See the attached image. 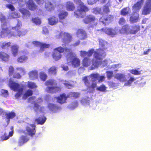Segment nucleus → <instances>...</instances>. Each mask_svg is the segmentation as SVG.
<instances>
[{
    "instance_id": "nucleus-1",
    "label": "nucleus",
    "mask_w": 151,
    "mask_h": 151,
    "mask_svg": "<svg viewBox=\"0 0 151 151\" xmlns=\"http://www.w3.org/2000/svg\"><path fill=\"white\" fill-rule=\"evenodd\" d=\"M14 29H1L0 35L2 37H8L9 38L12 36H21L24 35L25 32Z\"/></svg>"
},
{
    "instance_id": "nucleus-49",
    "label": "nucleus",
    "mask_w": 151,
    "mask_h": 151,
    "mask_svg": "<svg viewBox=\"0 0 151 151\" xmlns=\"http://www.w3.org/2000/svg\"><path fill=\"white\" fill-rule=\"evenodd\" d=\"M20 15L16 12L12 13L10 16L9 17V18H17L19 17Z\"/></svg>"
},
{
    "instance_id": "nucleus-59",
    "label": "nucleus",
    "mask_w": 151,
    "mask_h": 151,
    "mask_svg": "<svg viewBox=\"0 0 151 151\" xmlns=\"http://www.w3.org/2000/svg\"><path fill=\"white\" fill-rule=\"evenodd\" d=\"M1 92V94L5 97H6L8 95V91L6 90L2 89Z\"/></svg>"
},
{
    "instance_id": "nucleus-30",
    "label": "nucleus",
    "mask_w": 151,
    "mask_h": 151,
    "mask_svg": "<svg viewBox=\"0 0 151 151\" xmlns=\"http://www.w3.org/2000/svg\"><path fill=\"white\" fill-rule=\"evenodd\" d=\"M82 64L83 67H87L91 64V60L89 58L85 57L82 61Z\"/></svg>"
},
{
    "instance_id": "nucleus-62",
    "label": "nucleus",
    "mask_w": 151,
    "mask_h": 151,
    "mask_svg": "<svg viewBox=\"0 0 151 151\" xmlns=\"http://www.w3.org/2000/svg\"><path fill=\"white\" fill-rule=\"evenodd\" d=\"M81 56L82 57H84L86 56H87L88 53L87 52L84 51H81Z\"/></svg>"
},
{
    "instance_id": "nucleus-22",
    "label": "nucleus",
    "mask_w": 151,
    "mask_h": 151,
    "mask_svg": "<svg viewBox=\"0 0 151 151\" xmlns=\"http://www.w3.org/2000/svg\"><path fill=\"white\" fill-rule=\"evenodd\" d=\"M116 29H101L102 30H104L106 33L111 35L112 37L114 36L116 34Z\"/></svg>"
},
{
    "instance_id": "nucleus-35",
    "label": "nucleus",
    "mask_w": 151,
    "mask_h": 151,
    "mask_svg": "<svg viewBox=\"0 0 151 151\" xmlns=\"http://www.w3.org/2000/svg\"><path fill=\"white\" fill-rule=\"evenodd\" d=\"M11 45V42H3L0 45V47L3 49L8 50L9 49V47H10Z\"/></svg>"
},
{
    "instance_id": "nucleus-27",
    "label": "nucleus",
    "mask_w": 151,
    "mask_h": 151,
    "mask_svg": "<svg viewBox=\"0 0 151 151\" xmlns=\"http://www.w3.org/2000/svg\"><path fill=\"white\" fill-rule=\"evenodd\" d=\"M115 78L121 82H124L126 81L125 76L123 74L117 73L115 75Z\"/></svg>"
},
{
    "instance_id": "nucleus-8",
    "label": "nucleus",
    "mask_w": 151,
    "mask_h": 151,
    "mask_svg": "<svg viewBox=\"0 0 151 151\" xmlns=\"http://www.w3.org/2000/svg\"><path fill=\"white\" fill-rule=\"evenodd\" d=\"M82 80L85 85L89 89H94L96 86L97 84L96 83H92L91 84L90 81L88 79L87 76H84Z\"/></svg>"
},
{
    "instance_id": "nucleus-33",
    "label": "nucleus",
    "mask_w": 151,
    "mask_h": 151,
    "mask_svg": "<svg viewBox=\"0 0 151 151\" xmlns=\"http://www.w3.org/2000/svg\"><path fill=\"white\" fill-rule=\"evenodd\" d=\"M47 107L50 111H52L54 112H56L59 108L58 106L51 103L49 104L48 105Z\"/></svg>"
},
{
    "instance_id": "nucleus-47",
    "label": "nucleus",
    "mask_w": 151,
    "mask_h": 151,
    "mask_svg": "<svg viewBox=\"0 0 151 151\" xmlns=\"http://www.w3.org/2000/svg\"><path fill=\"white\" fill-rule=\"evenodd\" d=\"M14 71L13 67L12 66H10L9 67L8 70L9 76H12L14 73Z\"/></svg>"
},
{
    "instance_id": "nucleus-39",
    "label": "nucleus",
    "mask_w": 151,
    "mask_h": 151,
    "mask_svg": "<svg viewBox=\"0 0 151 151\" xmlns=\"http://www.w3.org/2000/svg\"><path fill=\"white\" fill-rule=\"evenodd\" d=\"M32 91L31 90H28L24 94L23 97V99H26L28 96H32Z\"/></svg>"
},
{
    "instance_id": "nucleus-25",
    "label": "nucleus",
    "mask_w": 151,
    "mask_h": 151,
    "mask_svg": "<svg viewBox=\"0 0 151 151\" xmlns=\"http://www.w3.org/2000/svg\"><path fill=\"white\" fill-rule=\"evenodd\" d=\"M28 58V57L26 55H22L18 57L17 61L19 63H24L27 61Z\"/></svg>"
},
{
    "instance_id": "nucleus-5",
    "label": "nucleus",
    "mask_w": 151,
    "mask_h": 151,
    "mask_svg": "<svg viewBox=\"0 0 151 151\" xmlns=\"http://www.w3.org/2000/svg\"><path fill=\"white\" fill-rule=\"evenodd\" d=\"M64 50V48L61 46L55 48L54 49V51L52 55V58L55 60H58L62 57L61 53H63Z\"/></svg>"
},
{
    "instance_id": "nucleus-38",
    "label": "nucleus",
    "mask_w": 151,
    "mask_h": 151,
    "mask_svg": "<svg viewBox=\"0 0 151 151\" xmlns=\"http://www.w3.org/2000/svg\"><path fill=\"white\" fill-rule=\"evenodd\" d=\"M34 107L36 108L35 110L36 111H37L39 110L40 112H42L45 109V108L44 106L40 107L39 104L37 103H35L34 104Z\"/></svg>"
},
{
    "instance_id": "nucleus-34",
    "label": "nucleus",
    "mask_w": 151,
    "mask_h": 151,
    "mask_svg": "<svg viewBox=\"0 0 151 151\" xmlns=\"http://www.w3.org/2000/svg\"><path fill=\"white\" fill-rule=\"evenodd\" d=\"M68 15V13L64 11H61L58 14V17L60 19H63Z\"/></svg>"
},
{
    "instance_id": "nucleus-28",
    "label": "nucleus",
    "mask_w": 151,
    "mask_h": 151,
    "mask_svg": "<svg viewBox=\"0 0 151 151\" xmlns=\"http://www.w3.org/2000/svg\"><path fill=\"white\" fill-rule=\"evenodd\" d=\"M49 24L52 25H55L58 22V18L52 16L48 19Z\"/></svg>"
},
{
    "instance_id": "nucleus-20",
    "label": "nucleus",
    "mask_w": 151,
    "mask_h": 151,
    "mask_svg": "<svg viewBox=\"0 0 151 151\" xmlns=\"http://www.w3.org/2000/svg\"><path fill=\"white\" fill-rule=\"evenodd\" d=\"M11 48L12 53L13 56L14 57L16 56L18 54L19 46L17 45L14 44L11 46Z\"/></svg>"
},
{
    "instance_id": "nucleus-42",
    "label": "nucleus",
    "mask_w": 151,
    "mask_h": 151,
    "mask_svg": "<svg viewBox=\"0 0 151 151\" xmlns=\"http://www.w3.org/2000/svg\"><path fill=\"white\" fill-rule=\"evenodd\" d=\"M32 21L33 23H35L37 25H39L41 23L40 19L37 17L32 18Z\"/></svg>"
},
{
    "instance_id": "nucleus-29",
    "label": "nucleus",
    "mask_w": 151,
    "mask_h": 151,
    "mask_svg": "<svg viewBox=\"0 0 151 151\" xmlns=\"http://www.w3.org/2000/svg\"><path fill=\"white\" fill-rule=\"evenodd\" d=\"M46 120V118L43 116L36 119L35 121L37 122V124L42 125L44 124Z\"/></svg>"
},
{
    "instance_id": "nucleus-18",
    "label": "nucleus",
    "mask_w": 151,
    "mask_h": 151,
    "mask_svg": "<svg viewBox=\"0 0 151 151\" xmlns=\"http://www.w3.org/2000/svg\"><path fill=\"white\" fill-rule=\"evenodd\" d=\"M29 140V138L27 136L22 135L19 137L18 144L20 146L22 145L24 143L27 142Z\"/></svg>"
},
{
    "instance_id": "nucleus-54",
    "label": "nucleus",
    "mask_w": 151,
    "mask_h": 151,
    "mask_svg": "<svg viewBox=\"0 0 151 151\" xmlns=\"http://www.w3.org/2000/svg\"><path fill=\"white\" fill-rule=\"evenodd\" d=\"M47 75L45 73H41L40 74V78L43 81H45L47 78Z\"/></svg>"
},
{
    "instance_id": "nucleus-51",
    "label": "nucleus",
    "mask_w": 151,
    "mask_h": 151,
    "mask_svg": "<svg viewBox=\"0 0 151 151\" xmlns=\"http://www.w3.org/2000/svg\"><path fill=\"white\" fill-rule=\"evenodd\" d=\"M65 52L68 53L67 55L71 56L73 55V52L71 49L66 48L64 49Z\"/></svg>"
},
{
    "instance_id": "nucleus-37",
    "label": "nucleus",
    "mask_w": 151,
    "mask_h": 151,
    "mask_svg": "<svg viewBox=\"0 0 151 151\" xmlns=\"http://www.w3.org/2000/svg\"><path fill=\"white\" fill-rule=\"evenodd\" d=\"M111 0H109L106 5L104 6L103 8V12L105 13H107L109 12V9L108 6H110Z\"/></svg>"
},
{
    "instance_id": "nucleus-41",
    "label": "nucleus",
    "mask_w": 151,
    "mask_h": 151,
    "mask_svg": "<svg viewBox=\"0 0 151 151\" xmlns=\"http://www.w3.org/2000/svg\"><path fill=\"white\" fill-rule=\"evenodd\" d=\"M79 93L78 92H71L68 95L69 97L74 98H76L79 97Z\"/></svg>"
},
{
    "instance_id": "nucleus-26",
    "label": "nucleus",
    "mask_w": 151,
    "mask_h": 151,
    "mask_svg": "<svg viewBox=\"0 0 151 151\" xmlns=\"http://www.w3.org/2000/svg\"><path fill=\"white\" fill-rule=\"evenodd\" d=\"M65 7L66 9L68 11H73L75 8L73 3L70 1H68L66 3Z\"/></svg>"
},
{
    "instance_id": "nucleus-13",
    "label": "nucleus",
    "mask_w": 151,
    "mask_h": 151,
    "mask_svg": "<svg viewBox=\"0 0 151 151\" xmlns=\"http://www.w3.org/2000/svg\"><path fill=\"white\" fill-rule=\"evenodd\" d=\"M144 1V0H140L134 4L132 7L133 13H138L139 12L141 8Z\"/></svg>"
},
{
    "instance_id": "nucleus-15",
    "label": "nucleus",
    "mask_w": 151,
    "mask_h": 151,
    "mask_svg": "<svg viewBox=\"0 0 151 151\" xmlns=\"http://www.w3.org/2000/svg\"><path fill=\"white\" fill-rule=\"evenodd\" d=\"M46 90L48 93H53L60 91L61 88L58 86H47L46 88Z\"/></svg>"
},
{
    "instance_id": "nucleus-23",
    "label": "nucleus",
    "mask_w": 151,
    "mask_h": 151,
    "mask_svg": "<svg viewBox=\"0 0 151 151\" xmlns=\"http://www.w3.org/2000/svg\"><path fill=\"white\" fill-rule=\"evenodd\" d=\"M27 6L29 9L34 10L36 9L37 6L34 3L33 0H29L27 2Z\"/></svg>"
},
{
    "instance_id": "nucleus-4",
    "label": "nucleus",
    "mask_w": 151,
    "mask_h": 151,
    "mask_svg": "<svg viewBox=\"0 0 151 151\" xmlns=\"http://www.w3.org/2000/svg\"><path fill=\"white\" fill-rule=\"evenodd\" d=\"M35 128V124H28L25 129L23 131V133L25 135H28L32 137L36 133Z\"/></svg>"
},
{
    "instance_id": "nucleus-52",
    "label": "nucleus",
    "mask_w": 151,
    "mask_h": 151,
    "mask_svg": "<svg viewBox=\"0 0 151 151\" xmlns=\"http://www.w3.org/2000/svg\"><path fill=\"white\" fill-rule=\"evenodd\" d=\"M29 75L31 78H34L37 77L38 76V74L37 72L32 71L29 73Z\"/></svg>"
},
{
    "instance_id": "nucleus-56",
    "label": "nucleus",
    "mask_w": 151,
    "mask_h": 151,
    "mask_svg": "<svg viewBox=\"0 0 151 151\" xmlns=\"http://www.w3.org/2000/svg\"><path fill=\"white\" fill-rule=\"evenodd\" d=\"M106 73L107 78L109 79H111L113 76V72L112 71H107Z\"/></svg>"
},
{
    "instance_id": "nucleus-64",
    "label": "nucleus",
    "mask_w": 151,
    "mask_h": 151,
    "mask_svg": "<svg viewBox=\"0 0 151 151\" xmlns=\"http://www.w3.org/2000/svg\"><path fill=\"white\" fill-rule=\"evenodd\" d=\"M94 50L93 49L90 50L88 51V52H87L88 53L87 56L90 57L91 56Z\"/></svg>"
},
{
    "instance_id": "nucleus-24",
    "label": "nucleus",
    "mask_w": 151,
    "mask_h": 151,
    "mask_svg": "<svg viewBox=\"0 0 151 151\" xmlns=\"http://www.w3.org/2000/svg\"><path fill=\"white\" fill-rule=\"evenodd\" d=\"M6 118L8 121H9L11 119H13L16 116V113L12 111L9 112H6L5 113Z\"/></svg>"
},
{
    "instance_id": "nucleus-16",
    "label": "nucleus",
    "mask_w": 151,
    "mask_h": 151,
    "mask_svg": "<svg viewBox=\"0 0 151 151\" xmlns=\"http://www.w3.org/2000/svg\"><path fill=\"white\" fill-rule=\"evenodd\" d=\"M77 37L81 40H83L87 37L86 33L85 31L82 29H78L76 33Z\"/></svg>"
},
{
    "instance_id": "nucleus-55",
    "label": "nucleus",
    "mask_w": 151,
    "mask_h": 151,
    "mask_svg": "<svg viewBox=\"0 0 151 151\" xmlns=\"http://www.w3.org/2000/svg\"><path fill=\"white\" fill-rule=\"evenodd\" d=\"M130 72L132 74L134 75H139L141 74L140 72L136 69H132L130 71Z\"/></svg>"
},
{
    "instance_id": "nucleus-60",
    "label": "nucleus",
    "mask_w": 151,
    "mask_h": 151,
    "mask_svg": "<svg viewBox=\"0 0 151 151\" xmlns=\"http://www.w3.org/2000/svg\"><path fill=\"white\" fill-rule=\"evenodd\" d=\"M6 6L7 8L9 9L12 11H14L15 10V9L13 5L11 4H6Z\"/></svg>"
},
{
    "instance_id": "nucleus-6",
    "label": "nucleus",
    "mask_w": 151,
    "mask_h": 151,
    "mask_svg": "<svg viewBox=\"0 0 151 151\" xmlns=\"http://www.w3.org/2000/svg\"><path fill=\"white\" fill-rule=\"evenodd\" d=\"M51 1H48L45 3V8L47 10L51 11L53 10L56 6L57 0H50Z\"/></svg>"
},
{
    "instance_id": "nucleus-40",
    "label": "nucleus",
    "mask_w": 151,
    "mask_h": 151,
    "mask_svg": "<svg viewBox=\"0 0 151 151\" xmlns=\"http://www.w3.org/2000/svg\"><path fill=\"white\" fill-rule=\"evenodd\" d=\"M130 9L128 8H125L121 11V14L123 16H125L130 13Z\"/></svg>"
},
{
    "instance_id": "nucleus-21",
    "label": "nucleus",
    "mask_w": 151,
    "mask_h": 151,
    "mask_svg": "<svg viewBox=\"0 0 151 151\" xmlns=\"http://www.w3.org/2000/svg\"><path fill=\"white\" fill-rule=\"evenodd\" d=\"M139 18L138 13H132L130 19V21L131 23H133L138 22Z\"/></svg>"
},
{
    "instance_id": "nucleus-48",
    "label": "nucleus",
    "mask_w": 151,
    "mask_h": 151,
    "mask_svg": "<svg viewBox=\"0 0 151 151\" xmlns=\"http://www.w3.org/2000/svg\"><path fill=\"white\" fill-rule=\"evenodd\" d=\"M66 88L68 89H70L73 87L72 84L70 83L68 81H65V82L63 83Z\"/></svg>"
},
{
    "instance_id": "nucleus-9",
    "label": "nucleus",
    "mask_w": 151,
    "mask_h": 151,
    "mask_svg": "<svg viewBox=\"0 0 151 151\" xmlns=\"http://www.w3.org/2000/svg\"><path fill=\"white\" fill-rule=\"evenodd\" d=\"M24 73L25 70L23 68L18 67L16 69V70L12 76L14 78L20 79L21 77L20 74Z\"/></svg>"
},
{
    "instance_id": "nucleus-17",
    "label": "nucleus",
    "mask_w": 151,
    "mask_h": 151,
    "mask_svg": "<svg viewBox=\"0 0 151 151\" xmlns=\"http://www.w3.org/2000/svg\"><path fill=\"white\" fill-rule=\"evenodd\" d=\"M0 59L4 62L8 61L10 59V56L7 53L4 52H0Z\"/></svg>"
},
{
    "instance_id": "nucleus-7",
    "label": "nucleus",
    "mask_w": 151,
    "mask_h": 151,
    "mask_svg": "<svg viewBox=\"0 0 151 151\" xmlns=\"http://www.w3.org/2000/svg\"><path fill=\"white\" fill-rule=\"evenodd\" d=\"M151 11V0H147L145 6L142 10V14L147 15L149 14Z\"/></svg>"
},
{
    "instance_id": "nucleus-36",
    "label": "nucleus",
    "mask_w": 151,
    "mask_h": 151,
    "mask_svg": "<svg viewBox=\"0 0 151 151\" xmlns=\"http://www.w3.org/2000/svg\"><path fill=\"white\" fill-rule=\"evenodd\" d=\"M57 68L55 66L50 67L48 70V73L51 74L55 75L57 73Z\"/></svg>"
},
{
    "instance_id": "nucleus-63",
    "label": "nucleus",
    "mask_w": 151,
    "mask_h": 151,
    "mask_svg": "<svg viewBox=\"0 0 151 151\" xmlns=\"http://www.w3.org/2000/svg\"><path fill=\"white\" fill-rule=\"evenodd\" d=\"M37 3L40 5H42L44 3V0H35Z\"/></svg>"
},
{
    "instance_id": "nucleus-2",
    "label": "nucleus",
    "mask_w": 151,
    "mask_h": 151,
    "mask_svg": "<svg viewBox=\"0 0 151 151\" xmlns=\"http://www.w3.org/2000/svg\"><path fill=\"white\" fill-rule=\"evenodd\" d=\"M93 56L97 61H93V65L94 68H96L98 67L100 63L102 61V58L105 56V52L102 50L99 49L94 52Z\"/></svg>"
},
{
    "instance_id": "nucleus-58",
    "label": "nucleus",
    "mask_w": 151,
    "mask_h": 151,
    "mask_svg": "<svg viewBox=\"0 0 151 151\" xmlns=\"http://www.w3.org/2000/svg\"><path fill=\"white\" fill-rule=\"evenodd\" d=\"M26 0H19L18 4L20 7H22L25 5Z\"/></svg>"
},
{
    "instance_id": "nucleus-10",
    "label": "nucleus",
    "mask_w": 151,
    "mask_h": 151,
    "mask_svg": "<svg viewBox=\"0 0 151 151\" xmlns=\"http://www.w3.org/2000/svg\"><path fill=\"white\" fill-rule=\"evenodd\" d=\"M32 43L36 47H40V50L42 51H43L44 49L48 48L50 46V45L49 44L41 43L37 41L33 42Z\"/></svg>"
},
{
    "instance_id": "nucleus-61",
    "label": "nucleus",
    "mask_w": 151,
    "mask_h": 151,
    "mask_svg": "<svg viewBox=\"0 0 151 151\" xmlns=\"http://www.w3.org/2000/svg\"><path fill=\"white\" fill-rule=\"evenodd\" d=\"M126 20L123 17L121 18L119 21V23L120 24L122 25L124 24L125 23Z\"/></svg>"
},
{
    "instance_id": "nucleus-3",
    "label": "nucleus",
    "mask_w": 151,
    "mask_h": 151,
    "mask_svg": "<svg viewBox=\"0 0 151 151\" xmlns=\"http://www.w3.org/2000/svg\"><path fill=\"white\" fill-rule=\"evenodd\" d=\"M8 86L11 89L13 90L14 91L17 92L15 95V97L16 98H18L22 95L24 88L23 87H20L19 84L10 80L9 81Z\"/></svg>"
},
{
    "instance_id": "nucleus-50",
    "label": "nucleus",
    "mask_w": 151,
    "mask_h": 151,
    "mask_svg": "<svg viewBox=\"0 0 151 151\" xmlns=\"http://www.w3.org/2000/svg\"><path fill=\"white\" fill-rule=\"evenodd\" d=\"M101 12V9L99 7L95 8L92 9V12L95 14H100Z\"/></svg>"
},
{
    "instance_id": "nucleus-31",
    "label": "nucleus",
    "mask_w": 151,
    "mask_h": 151,
    "mask_svg": "<svg viewBox=\"0 0 151 151\" xmlns=\"http://www.w3.org/2000/svg\"><path fill=\"white\" fill-rule=\"evenodd\" d=\"M19 11L23 14V17L25 18H27L30 16L29 12L26 9L22 8L19 9Z\"/></svg>"
},
{
    "instance_id": "nucleus-44",
    "label": "nucleus",
    "mask_w": 151,
    "mask_h": 151,
    "mask_svg": "<svg viewBox=\"0 0 151 151\" xmlns=\"http://www.w3.org/2000/svg\"><path fill=\"white\" fill-rule=\"evenodd\" d=\"M106 87L104 85H100L99 87L97 88V89L101 92H105L106 91Z\"/></svg>"
},
{
    "instance_id": "nucleus-43",
    "label": "nucleus",
    "mask_w": 151,
    "mask_h": 151,
    "mask_svg": "<svg viewBox=\"0 0 151 151\" xmlns=\"http://www.w3.org/2000/svg\"><path fill=\"white\" fill-rule=\"evenodd\" d=\"M99 74L97 73H92L89 76L93 80V81H95L99 77Z\"/></svg>"
},
{
    "instance_id": "nucleus-57",
    "label": "nucleus",
    "mask_w": 151,
    "mask_h": 151,
    "mask_svg": "<svg viewBox=\"0 0 151 151\" xmlns=\"http://www.w3.org/2000/svg\"><path fill=\"white\" fill-rule=\"evenodd\" d=\"M9 137V136L7 135V134L5 133L4 135L1 137V139L2 141L6 140L8 139Z\"/></svg>"
},
{
    "instance_id": "nucleus-53",
    "label": "nucleus",
    "mask_w": 151,
    "mask_h": 151,
    "mask_svg": "<svg viewBox=\"0 0 151 151\" xmlns=\"http://www.w3.org/2000/svg\"><path fill=\"white\" fill-rule=\"evenodd\" d=\"M27 86L28 88L32 89L37 87V86L34 83L31 82H28Z\"/></svg>"
},
{
    "instance_id": "nucleus-14",
    "label": "nucleus",
    "mask_w": 151,
    "mask_h": 151,
    "mask_svg": "<svg viewBox=\"0 0 151 151\" xmlns=\"http://www.w3.org/2000/svg\"><path fill=\"white\" fill-rule=\"evenodd\" d=\"M68 98H69V96H68V95L66 96L65 93H63L60 94V96L56 97L55 98L57 99L58 102L62 104L66 102Z\"/></svg>"
},
{
    "instance_id": "nucleus-46",
    "label": "nucleus",
    "mask_w": 151,
    "mask_h": 151,
    "mask_svg": "<svg viewBox=\"0 0 151 151\" xmlns=\"http://www.w3.org/2000/svg\"><path fill=\"white\" fill-rule=\"evenodd\" d=\"M135 80L134 78L131 77L125 83V85L126 86H130L132 83Z\"/></svg>"
},
{
    "instance_id": "nucleus-19",
    "label": "nucleus",
    "mask_w": 151,
    "mask_h": 151,
    "mask_svg": "<svg viewBox=\"0 0 151 151\" xmlns=\"http://www.w3.org/2000/svg\"><path fill=\"white\" fill-rule=\"evenodd\" d=\"M95 17L92 15H90L86 16L85 19H83V22L85 24H88L90 22L95 21Z\"/></svg>"
},
{
    "instance_id": "nucleus-45",
    "label": "nucleus",
    "mask_w": 151,
    "mask_h": 151,
    "mask_svg": "<svg viewBox=\"0 0 151 151\" xmlns=\"http://www.w3.org/2000/svg\"><path fill=\"white\" fill-rule=\"evenodd\" d=\"M54 83V80L52 79H50L47 80L45 83V85L46 86H53Z\"/></svg>"
},
{
    "instance_id": "nucleus-12",
    "label": "nucleus",
    "mask_w": 151,
    "mask_h": 151,
    "mask_svg": "<svg viewBox=\"0 0 151 151\" xmlns=\"http://www.w3.org/2000/svg\"><path fill=\"white\" fill-rule=\"evenodd\" d=\"M70 62L71 65L74 68L79 67L81 64V61L79 59L75 56H73L71 58Z\"/></svg>"
},
{
    "instance_id": "nucleus-32",
    "label": "nucleus",
    "mask_w": 151,
    "mask_h": 151,
    "mask_svg": "<svg viewBox=\"0 0 151 151\" xmlns=\"http://www.w3.org/2000/svg\"><path fill=\"white\" fill-rule=\"evenodd\" d=\"M113 18V17L111 16L110 15H109L108 16H106L104 17V20H103L102 18H100L99 19V21L101 22V24H104V25H106V23L105 22L106 21H110L111 19Z\"/></svg>"
},
{
    "instance_id": "nucleus-11",
    "label": "nucleus",
    "mask_w": 151,
    "mask_h": 151,
    "mask_svg": "<svg viewBox=\"0 0 151 151\" xmlns=\"http://www.w3.org/2000/svg\"><path fill=\"white\" fill-rule=\"evenodd\" d=\"M0 20L1 22V27L2 28H7L6 27L9 25L5 17L0 12Z\"/></svg>"
}]
</instances>
